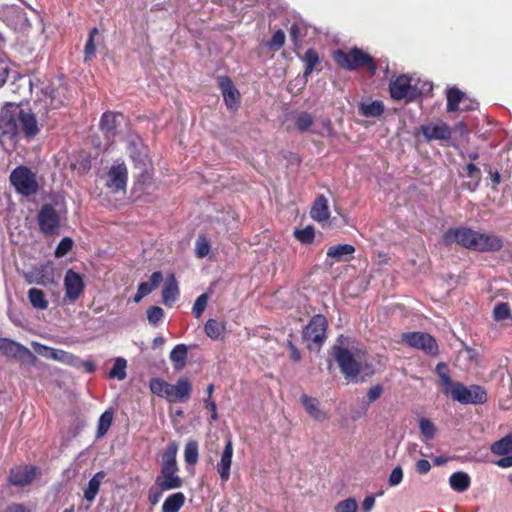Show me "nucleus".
Returning <instances> with one entry per match:
<instances>
[{
    "instance_id": "412c9836",
    "label": "nucleus",
    "mask_w": 512,
    "mask_h": 512,
    "mask_svg": "<svg viewBox=\"0 0 512 512\" xmlns=\"http://www.w3.org/2000/svg\"><path fill=\"white\" fill-rule=\"evenodd\" d=\"M192 392V385L189 380L180 378L176 384H172V395L170 402H186Z\"/></svg>"
},
{
    "instance_id": "f704fd0d",
    "label": "nucleus",
    "mask_w": 512,
    "mask_h": 512,
    "mask_svg": "<svg viewBox=\"0 0 512 512\" xmlns=\"http://www.w3.org/2000/svg\"><path fill=\"white\" fill-rule=\"evenodd\" d=\"M360 112L365 117H378L384 112V105L381 101L362 102Z\"/></svg>"
},
{
    "instance_id": "37998d69",
    "label": "nucleus",
    "mask_w": 512,
    "mask_h": 512,
    "mask_svg": "<svg viewBox=\"0 0 512 512\" xmlns=\"http://www.w3.org/2000/svg\"><path fill=\"white\" fill-rule=\"evenodd\" d=\"M205 333L211 339H218L224 330V325L214 319H209L204 326Z\"/></svg>"
},
{
    "instance_id": "39448f33",
    "label": "nucleus",
    "mask_w": 512,
    "mask_h": 512,
    "mask_svg": "<svg viewBox=\"0 0 512 512\" xmlns=\"http://www.w3.org/2000/svg\"><path fill=\"white\" fill-rule=\"evenodd\" d=\"M19 134V106L8 103L0 112V138L15 139Z\"/></svg>"
},
{
    "instance_id": "2f4dec72",
    "label": "nucleus",
    "mask_w": 512,
    "mask_h": 512,
    "mask_svg": "<svg viewBox=\"0 0 512 512\" xmlns=\"http://www.w3.org/2000/svg\"><path fill=\"white\" fill-rule=\"evenodd\" d=\"M470 477L465 472H455L449 478V484L454 491L464 492L470 486Z\"/></svg>"
},
{
    "instance_id": "052dcab7",
    "label": "nucleus",
    "mask_w": 512,
    "mask_h": 512,
    "mask_svg": "<svg viewBox=\"0 0 512 512\" xmlns=\"http://www.w3.org/2000/svg\"><path fill=\"white\" fill-rule=\"evenodd\" d=\"M166 490H162L161 487L154 486L151 487L148 493V500L152 505H155L159 502L162 497L163 492Z\"/></svg>"
},
{
    "instance_id": "e433bc0d",
    "label": "nucleus",
    "mask_w": 512,
    "mask_h": 512,
    "mask_svg": "<svg viewBox=\"0 0 512 512\" xmlns=\"http://www.w3.org/2000/svg\"><path fill=\"white\" fill-rule=\"evenodd\" d=\"M117 117L118 115L112 112H106L103 114L100 121V128L104 131L108 136L114 135L115 129L117 126Z\"/></svg>"
},
{
    "instance_id": "0eeeda50",
    "label": "nucleus",
    "mask_w": 512,
    "mask_h": 512,
    "mask_svg": "<svg viewBox=\"0 0 512 512\" xmlns=\"http://www.w3.org/2000/svg\"><path fill=\"white\" fill-rule=\"evenodd\" d=\"M476 236L477 231L468 227H459L448 229L443 235V240L448 245L456 243L466 249L474 250Z\"/></svg>"
},
{
    "instance_id": "864d4df0",
    "label": "nucleus",
    "mask_w": 512,
    "mask_h": 512,
    "mask_svg": "<svg viewBox=\"0 0 512 512\" xmlns=\"http://www.w3.org/2000/svg\"><path fill=\"white\" fill-rule=\"evenodd\" d=\"M493 315L497 321L507 319L510 316L509 305L507 303L497 304L493 309Z\"/></svg>"
},
{
    "instance_id": "72a5a7b5",
    "label": "nucleus",
    "mask_w": 512,
    "mask_h": 512,
    "mask_svg": "<svg viewBox=\"0 0 512 512\" xmlns=\"http://www.w3.org/2000/svg\"><path fill=\"white\" fill-rule=\"evenodd\" d=\"M28 299L35 309L45 310L48 308L49 302L46 299L44 292L38 288H31L28 290Z\"/></svg>"
},
{
    "instance_id": "c03bdc74",
    "label": "nucleus",
    "mask_w": 512,
    "mask_h": 512,
    "mask_svg": "<svg viewBox=\"0 0 512 512\" xmlns=\"http://www.w3.org/2000/svg\"><path fill=\"white\" fill-rule=\"evenodd\" d=\"M419 428L425 440H431L434 438L436 433V427L432 421H430L427 418L419 419Z\"/></svg>"
},
{
    "instance_id": "0e129e2a",
    "label": "nucleus",
    "mask_w": 512,
    "mask_h": 512,
    "mask_svg": "<svg viewBox=\"0 0 512 512\" xmlns=\"http://www.w3.org/2000/svg\"><path fill=\"white\" fill-rule=\"evenodd\" d=\"M95 52H96V47L94 44V40L88 39L85 44V48H84L85 60L91 59L95 55Z\"/></svg>"
},
{
    "instance_id": "bb28decb",
    "label": "nucleus",
    "mask_w": 512,
    "mask_h": 512,
    "mask_svg": "<svg viewBox=\"0 0 512 512\" xmlns=\"http://www.w3.org/2000/svg\"><path fill=\"white\" fill-rule=\"evenodd\" d=\"M149 387L153 394L165 398L170 402L172 395V384L160 378H153L149 383Z\"/></svg>"
},
{
    "instance_id": "f03ea898",
    "label": "nucleus",
    "mask_w": 512,
    "mask_h": 512,
    "mask_svg": "<svg viewBox=\"0 0 512 512\" xmlns=\"http://www.w3.org/2000/svg\"><path fill=\"white\" fill-rule=\"evenodd\" d=\"M334 60L338 65L347 70L367 67L368 71L373 75L377 69L373 58L358 48H353L349 52L337 50L334 53Z\"/></svg>"
},
{
    "instance_id": "6e6d98bb",
    "label": "nucleus",
    "mask_w": 512,
    "mask_h": 512,
    "mask_svg": "<svg viewBox=\"0 0 512 512\" xmlns=\"http://www.w3.org/2000/svg\"><path fill=\"white\" fill-rule=\"evenodd\" d=\"M72 246L73 241L71 238H63L55 250V256L58 258L65 256L72 249Z\"/></svg>"
},
{
    "instance_id": "69168bd1",
    "label": "nucleus",
    "mask_w": 512,
    "mask_h": 512,
    "mask_svg": "<svg viewBox=\"0 0 512 512\" xmlns=\"http://www.w3.org/2000/svg\"><path fill=\"white\" fill-rule=\"evenodd\" d=\"M431 465L429 461L425 459L418 460L416 462V471L420 474H426L430 471Z\"/></svg>"
},
{
    "instance_id": "bf43d9fd",
    "label": "nucleus",
    "mask_w": 512,
    "mask_h": 512,
    "mask_svg": "<svg viewBox=\"0 0 512 512\" xmlns=\"http://www.w3.org/2000/svg\"><path fill=\"white\" fill-rule=\"evenodd\" d=\"M403 480V470L400 466L395 467L390 473L388 483L390 486H397Z\"/></svg>"
},
{
    "instance_id": "6ab92c4d",
    "label": "nucleus",
    "mask_w": 512,
    "mask_h": 512,
    "mask_svg": "<svg viewBox=\"0 0 512 512\" xmlns=\"http://www.w3.org/2000/svg\"><path fill=\"white\" fill-rule=\"evenodd\" d=\"M36 477V468L33 466H18L11 469L9 483L14 486H26Z\"/></svg>"
},
{
    "instance_id": "c85d7f7f",
    "label": "nucleus",
    "mask_w": 512,
    "mask_h": 512,
    "mask_svg": "<svg viewBox=\"0 0 512 512\" xmlns=\"http://www.w3.org/2000/svg\"><path fill=\"white\" fill-rule=\"evenodd\" d=\"M467 97L458 88H450L447 91V111L455 112L460 110V104L466 102Z\"/></svg>"
},
{
    "instance_id": "7c9ffc66",
    "label": "nucleus",
    "mask_w": 512,
    "mask_h": 512,
    "mask_svg": "<svg viewBox=\"0 0 512 512\" xmlns=\"http://www.w3.org/2000/svg\"><path fill=\"white\" fill-rule=\"evenodd\" d=\"M184 503L185 495L182 492L174 493L165 499L162 512H179Z\"/></svg>"
},
{
    "instance_id": "a18cd8bd",
    "label": "nucleus",
    "mask_w": 512,
    "mask_h": 512,
    "mask_svg": "<svg viewBox=\"0 0 512 512\" xmlns=\"http://www.w3.org/2000/svg\"><path fill=\"white\" fill-rule=\"evenodd\" d=\"M466 172H467V176L473 179L472 182H469L467 184V188L471 191H474L477 188L480 178H481L480 169L473 163H469L466 166Z\"/></svg>"
},
{
    "instance_id": "09e8293b",
    "label": "nucleus",
    "mask_w": 512,
    "mask_h": 512,
    "mask_svg": "<svg viewBox=\"0 0 512 512\" xmlns=\"http://www.w3.org/2000/svg\"><path fill=\"white\" fill-rule=\"evenodd\" d=\"M295 238L303 244H310L314 240V228L307 226L304 229L294 231Z\"/></svg>"
},
{
    "instance_id": "8fccbe9b",
    "label": "nucleus",
    "mask_w": 512,
    "mask_h": 512,
    "mask_svg": "<svg viewBox=\"0 0 512 512\" xmlns=\"http://www.w3.org/2000/svg\"><path fill=\"white\" fill-rule=\"evenodd\" d=\"M210 244L205 236L200 235L195 243V254L198 258H204L209 254Z\"/></svg>"
},
{
    "instance_id": "aec40b11",
    "label": "nucleus",
    "mask_w": 512,
    "mask_h": 512,
    "mask_svg": "<svg viewBox=\"0 0 512 512\" xmlns=\"http://www.w3.org/2000/svg\"><path fill=\"white\" fill-rule=\"evenodd\" d=\"M233 443L231 438H228L226 441V445L221 454L220 461L217 463L216 468L219 473L220 479L222 482H227L230 478V469L232 465V456H233Z\"/></svg>"
},
{
    "instance_id": "ea45409f",
    "label": "nucleus",
    "mask_w": 512,
    "mask_h": 512,
    "mask_svg": "<svg viewBox=\"0 0 512 512\" xmlns=\"http://www.w3.org/2000/svg\"><path fill=\"white\" fill-rule=\"evenodd\" d=\"M184 460L187 464L194 466L198 462V443L195 440L187 442L184 449Z\"/></svg>"
},
{
    "instance_id": "2eb2a0df",
    "label": "nucleus",
    "mask_w": 512,
    "mask_h": 512,
    "mask_svg": "<svg viewBox=\"0 0 512 512\" xmlns=\"http://www.w3.org/2000/svg\"><path fill=\"white\" fill-rule=\"evenodd\" d=\"M355 252V247L350 244H339L331 246L326 252L325 264L332 267L336 262L349 261Z\"/></svg>"
},
{
    "instance_id": "774afa93",
    "label": "nucleus",
    "mask_w": 512,
    "mask_h": 512,
    "mask_svg": "<svg viewBox=\"0 0 512 512\" xmlns=\"http://www.w3.org/2000/svg\"><path fill=\"white\" fill-rule=\"evenodd\" d=\"M382 394V388L380 386L371 387L368 390L367 397L370 402L377 400Z\"/></svg>"
},
{
    "instance_id": "20e7f679",
    "label": "nucleus",
    "mask_w": 512,
    "mask_h": 512,
    "mask_svg": "<svg viewBox=\"0 0 512 512\" xmlns=\"http://www.w3.org/2000/svg\"><path fill=\"white\" fill-rule=\"evenodd\" d=\"M10 182L16 191L22 195L30 196L37 192L38 183L35 174L26 166L15 168L10 174Z\"/></svg>"
},
{
    "instance_id": "f8f14e48",
    "label": "nucleus",
    "mask_w": 512,
    "mask_h": 512,
    "mask_svg": "<svg viewBox=\"0 0 512 512\" xmlns=\"http://www.w3.org/2000/svg\"><path fill=\"white\" fill-rule=\"evenodd\" d=\"M38 222L40 230L44 234H56L59 229V216L53 206L46 204L44 205L39 214Z\"/></svg>"
},
{
    "instance_id": "4c0bfd02",
    "label": "nucleus",
    "mask_w": 512,
    "mask_h": 512,
    "mask_svg": "<svg viewBox=\"0 0 512 512\" xmlns=\"http://www.w3.org/2000/svg\"><path fill=\"white\" fill-rule=\"evenodd\" d=\"M114 412L109 409L106 410L99 418L98 427H97V437H103L108 430L110 429L113 422Z\"/></svg>"
},
{
    "instance_id": "6e6552de",
    "label": "nucleus",
    "mask_w": 512,
    "mask_h": 512,
    "mask_svg": "<svg viewBox=\"0 0 512 512\" xmlns=\"http://www.w3.org/2000/svg\"><path fill=\"white\" fill-rule=\"evenodd\" d=\"M128 171L124 163L111 166L106 175L105 185L113 193L124 191L127 185Z\"/></svg>"
},
{
    "instance_id": "338daca9",
    "label": "nucleus",
    "mask_w": 512,
    "mask_h": 512,
    "mask_svg": "<svg viewBox=\"0 0 512 512\" xmlns=\"http://www.w3.org/2000/svg\"><path fill=\"white\" fill-rule=\"evenodd\" d=\"M375 506V497L373 495L365 497L362 502L363 512H370Z\"/></svg>"
},
{
    "instance_id": "4468645a",
    "label": "nucleus",
    "mask_w": 512,
    "mask_h": 512,
    "mask_svg": "<svg viewBox=\"0 0 512 512\" xmlns=\"http://www.w3.org/2000/svg\"><path fill=\"white\" fill-rule=\"evenodd\" d=\"M503 247L501 237L493 233H481L477 231L475 246L473 251L477 252H497Z\"/></svg>"
},
{
    "instance_id": "473e14b6",
    "label": "nucleus",
    "mask_w": 512,
    "mask_h": 512,
    "mask_svg": "<svg viewBox=\"0 0 512 512\" xmlns=\"http://www.w3.org/2000/svg\"><path fill=\"white\" fill-rule=\"evenodd\" d=\"M178 452V444L172 441L162 454V468H178L176 455Z\"/></svg>"
},
{
    "instance_id": "de8ad7c7",
    "label": "nucleus",
    "mask_w": 512,
    "mask_h": 512,
    "mask_svg": "<svg viewBox=\"0 0 512 512\" xmlns=\"http://www.w3.org/2000/svg\"><path fill=\"white\" fill-rule=\"evenodd\" d=\"M129 152H130V157L136 164H138V165L144 164L145 159H146V153L143 151L140 144L131 142L129 145Z\"/></svg>"
},
{
    "instance_id": "f3484780",
    "label": "nucleus",
    "mask_w": 512,
    "mask_h": 512,
    "mask_svg": "<svg viewBox=\"0 0 512 512\" xmlns=\"http://www.w3.org/2000/svg\"><path fill=\"white\" fill-rule=\"evenodd\" d=\"M22 132L27 139H33L39 133L35 115L19 107V133Z\"/></svg>"
},
{
    "instance_id": "ddd939ff",
    "label": "nucleus",
    "mask_w": 512,
    "mask_h": 512,
    "mask_svg": "<svg viewBox=\"0 0 512 512\" xmlns=\"http://www.w3.org/2000/svg\"><path fill=\"white\" fill-rule=\"evenodd\" d=\"M84 281L80 274L69 269L64 277L65 297L70 303H74L84 290Z\"/></svg>"
},
{
    "instance_id": "dca6fc26",
    "label": "nucleus",
    "mask_w": 512,
    "mask_h": 512,
    "mask_svg": "<svg viewBox=\"0 0 512 512\" xmlns=\"http://www.w3.org/2000/svg\"><path fill=\"white\" fill-rule=\"evenodd\" d=\"M218 83L228 109L235 110L240 103V93L228 77H219Z\"/></svg>"
},
{
    "instance_id": "423d86ee",
    "label": "nucleus",
    "mask_w": 512,
    "mask_h": 512,
    "mask_svg": "<svg viewBox=\"0 0 512 512\" xmlns=\"http://www.w3.org/2000/svg\"><path fill=\"white\" fill-rule=\"evenodd\" d=\"M402 342L410 347L420 349L429 355L438 353V345L436 340L428 333L424 332H407L401 335Z\"/></svg>"
},
{
    "instance_id": "9b49d317",
    "label": "nucleus",
    "mask_w": 512,
    "mask_h": 512,
    "mask_svg": "<svg viewBox=\"0 0 512 512\" xmlns=\"http://www.w3.org/2000/svg\"><path fill=\"white\" fill-rule=\"evenodd\" d=\"M327 325L325 316L315 315L304 330V338L316 344H321L326 337Z\"/></svg>"
},
{
    "instance_id": "4be33fe9",
    "label": "nucleus",
    "mask_w": 512,
    "mask_h": 512,
    "mask_svg": "<svg viewBox=\"0 0 512 512\" xmlns=\"http://www.w3.org/2000/svg\"><path fill=\"white\" fill-rule=\"evenodd\" d=\"M163 280V275L160 271L154 272L150 277V282H142L138 285L137 292L134 296V302H140L145 296L150 294Z\"/></svg>"
},
{
    "instance_id": "1a4fd4ad",
    "label": "nucleus",
    "mask_w": 512,
    "mask_h": 512,
    "mask_svg": "<svg viewBox=\"0 0 512 512\" xmlns=\"http://www.w3.org/2000/svg\"><path fill=\"white\" fill-rule=\"evenodd\" d=\"M420 132L423 134L427 142H431L433 140L447 141L452 135L451 128L441 120L421 125Z\"/></svg>"
},
{
    "instance_id": "c9c22d12",
    "label": "nucleus",
    "mask_w": 512,
    "mask_h": 512,
    "mask_svg": "<svg viewBox=\"0 0 512 512\" xmlns=\"http://www.w3.org/2000/svg\"><path fill=\"white\" fill-rule=\"evenodd\" d=\"M491 452L495 455H507L512 452V433L494 442Z\"/></svg>"
},
{
    "instance_id": "9d476101",
    "label": "nucleus",
    "mask_w": 512,
    "mask_h": 512,
    "mask_svg": "<svg viewBox=\"0 0 512 512\" xmlns=\"http://www.w3.org/2000/svg\"><path fill=\"white\" fill-rule=\"evenodd\" d=\"M0 352L8 358L19 360H34L33 353L24 345L9 339L0 337Z\"/></svg>"
},
{
    "instance_id": "c756f323",
    "label": "nucleus",
    "mask_w": 512,
    "mask_h": 512,
    "mask_svg": "<svg viewBox=\"0 0 512 512\" xmlns=\"http://www.w3.org/2000/svg\"><path fill=\"white\" fill-rule=\"evenodd\" d=\"M42 350L39 352L46 358L53 359L62 363H71L73 360V355L61 350L55 349L47 346H40Z\"/></svg>"
},
{
    "instance_id": "a878e982",
    "label": "nucleus",
    "mask_w": 512,
    "mask_h": 512,
    "mask_svg": "<svg viewBox=\"0 0 512 512\" xmlns=\"http://www.w3.org/2000/svg\"><path fill=\"white\" fill-rule=\"evenodd\" d=\"M179 295L178 284L174 274H170L162 290V301L165 305H172Z\"/></svg>"
},
{
    "instance_id": "3c124183",
    "label": "nucleus",
    "mask_w": 512,
    "mask_h": 512,
    "mask_svg": "<svg viewBox=\"0 0 512 512\" xmlns=\"http://www.w3.org/2000/svg\"><path fill=\"white\" fill-rule=\"evenodd\" d=\"M358 509V503L354 498H347L336 504L335 512H356Z\"/></svg>"
},
{
    "instance_id": "79ce46f5",
    "label": "nucleus",
    "mask_w": 512,
    "mask_h": 512,
    "mask_svg": "<svg viewBox=\"0 0 512 512\" xmlns=\"http://www.w3.org/2000/svg\"><path fill=\"white\" fill-rule=\"evenodd\" d=\"M126 367L127 361L121 357L117 358L109 372V377L124 380L126 378Z\"/></svg>"
},
{
    "instance_id": "b1692460",
    "label": "nucleus",
    "mask_w": 512,
    "mask_h": 512,
    "mask_svg": "<svg viewBox=\"0 0 512 512\" xmlns=\"http://www.w3.org/2000/svg\"><path fill=\"white\" fill-rule=\"evenodd\" d=\"M300 401L306 412L316 421H324L327 415L320 409L319 401L316 398L303 394Z\"/></svg>"
},
{
    "instance_id": "49530a36",
    "label": "nucleus",
    "mask_w": 512,
    "mask_h": 512,
    "mask_svg": "<svg viewBox=\"0 0 512 512\" xmlns=\"http://www.w3.org/2000/svg\"><path fill=\"white\" fill-rule=\"evenodd\" d=\"M304 62L306 65L305 71H304V77H307L308 75H310L312 73L314 67L319 62L318 54L313 49L307 50L304 55Z\"/></svg>"
},
{
    "instance_id": "f257e3e1",
    "label": "nucleus",
    "mask_w": 512,
    "mask_h": 512,
    "mask_svg": "<svg viewBox=\"0 0 512 512\" xmlns=\"http://www.w3.org/2000/svg\"><path fill=\"white\" fill-rule=\"evenodd\" d=\"M333 347V355L346 378H355L361 371L363 354L358 349H350L349 339L340 336Z\"/></svg>"
},
{
    "instance_id": "58836bf2",
    "label": "nucleus",
    "mask_w": 512,
    "mask_h": 512,
    "mask_svg": "<svg viewBox=\"0 0 512 512\" xmlns=\"http://www.w3.org/2000/svg\"><path fill=\"white\" fill-rule=\"evenodd\" d=\"M187 352V347L184 344L175 346L171 351L170 360L175 364L177 369H180L185 365Z\"/></svg>"
},
{
    "instance_id": "7ed1b4c3",
    "label": "nucleus",
    "mask_w": 512,
    "mask_h": 512,
    "mask_svg": "<svg viewBox=\"0 0 512 512\" xmlns=\"http://www.w3.org/2000/svg\"><path fill=\"white\" fill-rule=\"evenodd\" d=\"M445 393H450L455 401L462 404H483L487 401V393L479 385L464 386L459 382L451 385V389H445Z\"/></svg>"
},
{
    "instance_id": "cd10ccee",
    "label": "nucleus",
    "mask_w": 512,
    "mask_h": 512,
    "mask_svg": "<svg viewBox=\"0 0 512 512\" xmlns=\"http://www.w3.org/2000/svg\"><path fill=\"white\" fill-rule=\"evenodd\" d=\"M105 478V472L99 471L97 472L88 482V486L84 491V498L92 502L96 498V495L99 492V488Z\"/></svg>"
},
{
    "instance_id": "a19ab883",
    "label": "nucleus",
    "mask_w": 512,
    "mask_h": 512,
    "mask_svg": "<svg viewBox=\"0 0 512 512\" xmlns=\"http://www.w3.org/2000/svg\"><path fill=\"white\" fill-rule=\"evenodd\" d=\"M294 122L296 129L301 132H306L311 128L314 119L308 112H300L295 116Z\"/></svg>"
},
{
    "instance_id": "680f3d73",
    "label": "nucleus",
    "mask_w": 512,
    "mask_h": 512,
    "mask_svg": "<svg viewBox=\"0 0 512 512\" xmlns=\"http://www.w3.org/2000/svg\"><path fill=\"white\" fill-rule=\"evenodd\" d=\"M10 73V66L7 62L0 60V87H2Z\"/></svg>"
},
{
    "instance_id": "393cba45",
    "label": "nucleus",
    "mask_w": 512,
    "mask_h": 512,
    "mask_svg": "<svg viewBox=\"0 0 512 512\" xmlns=\"http://www.w3.org/2000/svg\"><path fill=\"white\" fill-rule=\"evenodd\" d=\"M311 217L318 222H323L328 220L330 216L328 200L324 195H320L316 198L312 208H311Z\"/></svg>"
},
{
    "instance_id": "a211bd4d",
    "label": "nucleus",
    "mask_w": 512,
    "mask_h": 512,
    "mask_svg": "<svg viewBox=\"0 0 512 512\" xmlns=\"http://www.w3.org/2000/svg\"><path fill=\"white\" fill-rule=\"evenodd\" d=\"M178 468H161L160 475L156 478L155 484L162 490H172L180 488L183 484L182 479L177 475Z\"/></svg>"
},
{
    "instance_id": "4d7b16f0",
    "label": "nucleus",
    "mask_w": 512,
    "mask_h": 512,
    "mask_svg": "<svg viewBox=\"0 0 512 512\" xmlns=\"http://www.w3.org/2000/svg\"><path fill=\"white\" fill-rule=\"evenodd\" d=\"M436 372L440 377L442 384L446 386V389H451V385H453L454 383L451 381L447 373V365L445 363L437 364Z\"/></svg>"
},
{
    "instance_id": "e2e57ef3",
    "label": "nucleus",
    "mask_w": 512,
    "mask_h": 512,
    "mask_svg": "<svg viewBox=\"0 0 512 512\" xmlns=\"http://www.w3.org/2000/svg\"><path fill=\"white\" fill-rule=\"evenodd\" d=\"M321 125H322V128L319 131H315L316 133L321 134V135H327V136L333 135V129H332V124H331L330 119H328V118L323 119L321 121Z\"/></svg>"
},
{
    "instance_id": "13d9d810",
    "label": "nucleus",
    "mask_w": 512,
    "mask_h": 512,
    "mask_svg": "<svg viewBox=\"0 0 512 512\" xmlns=\"http://www.w3.org/2000/svg\"><path fill=\"white\" fill-rule=\"evenodd\" d=\"M284 43H285L284 32L282 30H277L273 34V36L269 42V46L274 49H280L284 45Z\"/></svg>"
},
{
    "instance_id": "5fc2aeb1",
    "label": "nucleus",
    "mask_w": 512,
    "mask_h": 512,
    "mask_svg": "<svg viewBox=\"0 0 512 512\" xmlns=\"http://www.w3.org/2000/svg\"><path fill=\"white\" fill-rule=\"evenodd\" d=\"M207 303H208V296L207 294H201L200 296H198V298L196 299L194 305H193V314L195 315V317L199 318L202 313L204 312L206 306H207Z\"/></svg>"
},
{
    "instance_id": "5701e85b",
    "label": "nucleus",
    "mask_w": 512,
    "mask_h": 512,
    "mask_svg": "<svg viewBox=\"0 0 512 512\" xmlns=\"http://www.w3.org/2000/svg\"><path fill=\"white\" fill-rule=\"evenodd\" d=\"M411 88L410 78L401 75L392 81L389 85L391 97L395 100H401L408 95Z\"/></svg>"
},
{
    "instance_id": "603ef678",
    "label": "nucleus",
    "mask_w": 512,
    "mask_h": 512,
    "mask_svg": "<svg viewBox=\"0 0 512 512\" xmlns=\"http://www.w3.org/2000/svg\"><path fill=\"white\" fill-rule=\"evenodd\" d=\"M164 317V311L159 306H151L147 310V319L150 324L157 325Z\"/></svg>"
}]
</instances>
